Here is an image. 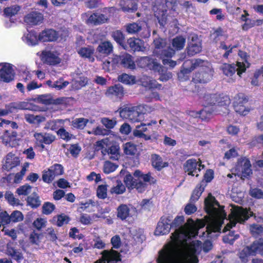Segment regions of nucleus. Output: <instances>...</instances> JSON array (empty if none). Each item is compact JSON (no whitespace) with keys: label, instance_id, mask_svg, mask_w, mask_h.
Segmentation results:
<instances>
[{"label":"nucleus","instance_id":"9","mask_svg":"<svg viewBox=\"0 0 263 263\" xmlns=\"http://www.w3.org/2000/svg\"><path fill=\"white\" fill-rule=\"evenodd\" d=\"M204 99L207 102V105L214 104L223 107L224 109V113L226 114L228 112L227 107L230 104V100L228 96L210 95L205 96Z\"/></svg>","mask_w":263,"mask_h":263},{"label":"nucleus","instance_id":"25","mask_svg":"<svg viewBox=\"0 0 263 263\" xmlns=\"http://www.w3.org/2000/svg\"><path fill=\"white\" fill-rule=\"evenodd\" d=\"M22 39L27 44L31 46L37 44L39 41H40L39 34L37 35L34 31L28 32L24 34Z\"/></svg>","mask_w":263,"mask_h":263},{"label":"nucleus","instance_id":"38","mask_svg":"<svg viewBox=\"0 0 263 263\" xmlns=\"http://www.w3.org/2000/svg\"><path fill=\"white\" fill-rule=\"evenodd\" d=\"M16 136V133L15 132H12L11 133H10L7 131L3 137V142L6 145L12 146L15 143Z\"/></svg>","mask_w":263,"mask_h":263},{"label":"nucleus","instance_id":"6","mask_svg":"<svg viewBox=\"0 0 263 263\" xmlns=\"http://www.w3.org/2000/svg\"><path fill=\"white\" fill-rule=\"evenodd\" d=\"M120 117L132 122H138L143 118V114L138 110L137 106H124L119 109Z\"/></svg>","mask_w":263,"mask_h":263},{"label":"nucleus","instance_id":"45","mask_svg":"<svg viewBox=\"0 0 263 263\" xmlns=\"http://www.w3.org/2000/svg\"><path fill=\"white\" fill-rule=\"evenodd\" d=\"M236 47V46H231L227 42H221L219 46V49L224 51L223 53V57L227 58L230 54L232 53L233 49Z\"/></svg>","mask_w":263,"mask_h":263},{"label":"nucleus","instance_id":"64","mask_svg":"<svg viewBox=\"0 0 263 263\" xmlns=\"http://www.w3.org/2000/svg\"><path fill=\"white\" fill-rule=\"evenodd\" d=\"M261 77L263 81V67L258 71H256L254 74V78L251 81V84L253 85L257 86L258 85V79Z\"/></svg>","mask_w":263,"mask_h":263},{"label":"nucleus","instance_id":"8","mask_svg":"<svg viewBox=\"0 0 263 263\" xmlns=\"http://www.w3.org/2000/svg\"><path fill=\"white\" fill-rule=\"evenodd\" d=\"M135 177L137 179L133 185V189H136L140 193L144 191L147 188L148 183H153V178L149 174H143L139 170H136L134 173Z\"/></svg>","mask_w":263,"mask_h":263},{"label":"nucleus","instance_id":"43","mask_svg":"<svg viewBox=\"0 0 263 263\" xmlns=\"http://www.w3.org/2000/svg\"><path fill=\"white\" fill-rule=\"evenodd\" d=\"M254 255L251 247H247L243 248L239 253V258L242 262H246L250 256Z\"/></svg>","mask_w":263,"mask_h":263},{"label":"nucleus","instance_id":"22","mask_svg":"<svg viewBox=\"0 0 263 263\" xmlns=\"http://www.w3.org/2000/svg\"><path fill=\"white\" fill-rule=\"evenodd\" d=\"M43 18V15L42 13L34 11L28 14L25 17L24 21L29 25H36L42 23Z\"/></svg>","mask_w":263,"mask_h":263},{"label":"nucleus","instance_id":"37","mask_svg":"<svg viewBox=\"0 0 263 263\" xmlns=\"http://www.w3.org/2000/svg\"><path fill=\"white\" fill-rule=\"evenodd\" d=\"M124 153L126 155H135L137 152V146L132 142H127L123 145Z\"/></svg>","mask_w":263,"mask_h":263},{"label":"nucleus","instance_id":"44","mask_svg":"<svg viewBox=\"0 0 263 263\" xmlns=\"http://www.w3.org/2000/svg\"><path fill=\"white\" fill-rule=\"evenodd\" d=\"M88 83V79L86 77L81 76L78 79L73 81L72 87L74 89H79L85 86Z\"/></svg>","mask_w":263,"mask_h":263},{"label":"nucleus","instance_id":"23","mask_svg":"<svg viewBox=\"0 0 263 263\" xmlns=\"http://www.w3.org/2000/svg\"><path fill=\"white\" fill-rule=\"evenodd\" d=\"M105 95L108 97L121 98L123 95V88L120 84L115 85L109 87L105 92Z\"/></svg>","mask_w":263,"mask_h":263},{"label":"nucleus","instance_id":"30","mask_svg":"<svg viewBox=\"0 0 263 263\" xmlns=\"http://www.w3.org/2000/svg\"><path fill=\"white\" fill-rule=\"evenodd\" d=\"M25 119L26 121L31 124L36 125L40 124L41 123L45 121V117L42 115H34L32 114H25Z\"/></svg>","mask_w":263,"mask_h":263},{"label":"nucleus","instance_id":"55","mask_svg":"<svg viewBox=\"0 0 263 263\" xmlns=\"http://www.w3.org/2000/svg\"><path fill=\"white\" fill-rule=\"evenodd\" d=\"M111 36L113 37L115 41H116V42L120 45L123 44L124 39V36L121 31L116 30L112 32Z\"/></svg>","mask_w":263,"mask_h":263},{"label":"nucleus","instance_id":"41","mask_svg":"<svg viewBox=\"0 0 263 263\" xmlns=\"http://www.w3.org/2000/svg\"><path fill=\"white\" fill-rule=\"evenodd\" d=\"M251 247L254 255L258 253L263 255V239L254 241Z\"/></svg>","mask_w":263,"mask_h":263},{"label":"nucleus","instance_id":"50","mask_svg":"<svg viewBox=\"0 0 263 263\" xmlns=\"http://www.w3.org/2000/svg\"><path fill=\"white\" fill-rule=\"evenodd\" d=\"M61 122L62 121L60 120L49 121L46 123L45 128L52 130H57L60 127Z\"/></svg>","mask_w":263,"mask_h":263},{"label":"nucleus","instance_id":"34","mask_svg":"<svg viewBox=\"0 0 263 263\" xmlns=\"http://www.w3.org/2000/svg\"><path fill=\"white\" fill-rule=\"evenodd\" d=\"M118 80L119 82L126 85H133L136 83L135 76L126 73H123L119 76Z\"/></svg>","mask_w":263,"mask_h":263},{"label":"nucleus","instance_id":"31","mask_svg":"<svg viewBox=\"0 0 263 263\" xmlns=\"http://www.w3.org/2000/svg\"><path fill=\"white\" fill-rule=\"evenodd\" d=\"M221 69L224 75L228 77H232L237 71V67L236 65L224 64L221 66Z\"/></svg>","mask_w":263,"mask_h":263},{"label":"nucleus","instance_id":"42","mask_svg":"<svg viewBox=\"0 0 263 263\" xmlns=\"http://www.w3.org/2000/svg\"><path fill=\"white\" fill-rule=\"evenodd\" d=\"M119 149V146L117 145L110 146L107 151L109 158L114 160H118L120 157Z\"/></svg>","mask_w":263,"mask_h":263},{"label":"nucleus","instance_id":"14","mask_svg":"<svg viewBox=\"0 0 263 263\" xmlns=\"http://www.w3.org/2000/svg\"><path fill=\"white\" fill-rule=\"evenodd\" d=\"M102 258L95 263H117L121 260L120 255L117 251L104 250L101 253Z\"/></svg>","mask_w":263,"mask_h":263},{"label":"nucleus","instance_id":"26","mask_svg":"<svg viewBox=\"0 0 263 263\" xmlns=\"http://www.w3.org/2000/svg\"><path fill=\"white\" fill-rule=\"evenodd\" d=\"M128 44L134 51H143L145 49L144 43L139 39L130 38L128 40Z\"/></svg>","mask_w":263,"mask_h":263},{"label":"nucleus","instance_id":"24","mask_svg":"<svg viewBox=\"0 0 263 263\" xmlns=\"http://www.w3.org/2000/svg\"><path fill=\"white\" fill-rule=\"evenodd\" d=\"M198 162L195 159H189L184 164V170L187 172L189 175L198 176L197 174Z\"/></svg>","mask_w":263,"mask_h":263},{"label":"nucleus","instance_id":"12","mask_svg":"<svg viewBox=\"0 0 263 263\" xmlns=\"http://www.w3.org/2000/svg\"><path fill=\"white\" fill-rule=\"evenodd\" d=\"M14 72L9 63H0V81L9 83L14 79Z\"/></svg>","mask_w":263,"mask_h":263},{"label":"nucleus","instance_id":"27","mask_svg":"<svg viewBox=\"0 0 263 263\" xmlns=\"http://www.w3.org/2000/svg\"><path fill=\"white\" fill-rule=\"evenodd\" d=\"M121 65L124 67L131 70H133L136 68V64L133 57L127 53L121 55Z\"/></svg>","mask_w":263,"mask_h":263},{"label":"nucleus","instance_id":"56","mask_svg":"<svg viewBox=\"0 0 263 263\" xmlns=\"http://www.w3.org/2000/svg\"><path fill=\"white\" fill-rule=\"evenodd\" d=\"M53 219L57 221V225L59 227H61L69 221L68 217L64 214L59 215L57 217H54Z\"/></svg>","mask_w":263,"mask_h":263},{"label":"nucleus","instance_id":"2","mask_svg":"<svg viewBox=\"0 0 263 263\" xmlns=\"http://www.w3.org/2000/svg\"><path fill=\"white\" fill-rule=\"evenodd\" d=\"M183 68L178 73L180 80H185L187 77L184 78V75L187 74L196 69L199 71L194 75L193 80L196 83H207L212 79L213 72L211 64L207 61L201 59H193L186 61L183 65Z\"/></svg>","mask_w":263,"mask_h":263},{"label":"nucleus","instance_id":"62","mask_svg":"<svg viewBox=\"0 0 263 263\" xmlns=\"http://www.w3.org/2000/svg\"><path fill=\"white\" fill-rule=\"evenodd\" d=\"M37 99L40 102L45 105L50 104L53 102V100L50 95H41Z\"/></svg>","mask_w":263,"mask_h":263},{"label":"nucleus","instance_id":"10","mask_svg":"<svg viewBox=\"0 0 263 263\" xmlns=\"http://www.w3.org/2000/svg\"><path fill=\"white\" fill-rule=\"evenodd\" d=\"M237 175L242 179L247 177L252 173L251 163L248 159L242 158L239 159L235 168Z\"/></svg>","mask_w":263,"mask_h":263},{"label":"nucleus","instance_id":"58","mask_svg":"<svg viewBox=\"0 0 263 263\" xmlns=\"http://www.w3.org/2000/svg\"><path fill=\"white\" fill-rule=\"evenodd\" d=\"M238 237L239 235L235 234L233 232H230L228 235L223 237V240L226 243L233 244L234 241L238 239Z\"/></svg>","mask_w":263,"mask_h":263},{"label":"nucleus","instance_id":"40","mask_svg":"<svg viewBox=\"0 0 263 263\" xmlns=\"http://www.w3.org/2000/svg\"><path fill=\"white\" fill-rule=\"evenodd\" d=\"M126 31L130 34H135L142 30V27L137 23H132L125 26Z\"/></svg>","mask_w":263,"mask_h":263},{"label":"nucleus","instance_id":"47","mask_svg":"<svg viewBox=\"0 0 263 263\" xmlns=\"http://www.w3.org/2000/svg\"><path fill=\"white\" fill-rule=\"evenodd\" d=\"M96 203L92 201L91 200H89L88 201L83 203H81V206L79 209L82 211H86L88 212H91L95 211V207L96 205Z\"/></svg>","mask_w":263,"mask_h":263},{"label":"nucleus","instance_id":"61","mask_svg":"<svg viewBox=\"0 0 263 263\" xmlns=\"http://www.w3.org/2000/svg\"><path fill=\"white\" fill-rule=\"evenodd\" d=\"M55 209V205L50 202H47L44 203L42 209L43 213L46 215L51 214Z\"/></svg>","mask_w":263,"mask_h":263},{"label":"nucleus","instance_id":"7","mask_svg":"<svg viewBox=\"0 0 263 263\" xmlns=\"http://www.w3.org/2000/svg\"><path fill=\"white\" fill-rule=\"evenodd\" d=\"M68 35V31L66 29L57 31L49 29L43 31L39 34L40 41L42 42H54L62 40Z\"/></svg>","mask_w":263,"mask_h":263},{"label":"nucleus","instance_id":"29","mask_svg":"<svg viewBox=\"0 0 263 263\" xmlns=\"http://www.w3.org/2000/svg\"><path fill=\"white\" fill-rule=\"evenodd\" d=\"M152 165L159 171L168 165L167 162L163 161L162 158L157 154L152 155Z\"/></svg>","mask_w":263,"mask_h":263},{"label":"nucleus","instance_id":"53","mask_svg":"<svg viewBox=\"0 0 263 263\" xmlns=\"http://www.w3.org/2000/svg\"><path fill=\"white\" fill-rule=\"evenodd\" d=\"M121 9L124 12H134L137 9V5L135 3L130 2L126 5H123L122 3L120 4Z\"/></svg>","mask_w":263,"mask_h":263},{"label":"nucleus","instance_id":"28","mask_svg":"<svg viewBox=\"0 0 263 263\" xmlns=\"http://www.w3.org/2000/svg\"><path fill=\"white\" fill-rule=\"evenodd\" d=\"M7 254L10 256L13 259L18 262H21L23 259V256L22 252L17 249H16L10 245L7 246Z\"/></svg>","mask_w":263,"mask_h":263},{"label":"nucleus","instance_id":"15","mask_svg":"<svg viewBox=\"0 0 263 263\" xmlns=\"http://www.w3.org/2000/svg\"><path fill=\"white\" fill-rule=\"evenodd\" d=\"M171 219L169 217L163 216L161 218L155 231L156 235L168 234L171 230Z\"/></svg>","mask_w":263,"mask_h":263},{"label":"nucleus","instance_id":"63","mask_svg":"<svg viewBox=\"0 0 263 263\" xmlns=\"http://www.w3.org/2000/svg\"><path fill=\"white\" fill-rule=\"evenodd\" d=\"M55 178V176L50 172L49 169L44 171L42 175L43 180L46 183L51 182Z\"/></svg>","mask_w":263,"mask_h":263},{"label":"nucleus","instance_id":"5","mask_svg":"<svg viewBox=\"0 0 263 263\" xmlns=\"http://www.w3.org/2000/svg\"><path fill=\"white\" fill-rule=\"evenodd\" d=\"M155 47L154 52L162 59L164 65H169L173 68L176 65V62L169 58L174 54V51L170 47L166 46V41L162 39H156L154 41Z\"/></svg>","mask_w":263,"mask_h":263},{"label":"nucleus","instance_id":"1","mask_svg":"<svg viewBox=\"0 0 263 263\" xmlns=\"http://www.w3.org/2000/svg\"><path fill=\"white\" fill-rule=\"evenodd\" d=\"M205 209L208 216L204 219H198L196 222L189 218L185 222L183 216H176L171 223L175 232L171 236V242L165 245L159 252L158 263H198L196 253L201 249L199 240L189 241L195 236L198 229L206 225V231L203 237L212 238V233L219 232L223 220L227 214L215 198L209 195L204 201Z\"/></svg>","mask_w":263,"mask_h":263},{"label":"nucleus","instance_id":"4","mask_svg":"<svg viewBox=\"0 0 263 263\" xmlns=\"http://www.w3.org/2000/svg\"><path fill=\"white\" fill-rule=\"evenodd\" d=\"M231 214L229 215V221L223 229V232L229 230L234 227L236 223H242L247 220L250 216H253L252 212L248 211L247 209L236 205H233L231 209Z\"/></svg>","mask_w":263,"mask_h":263},{"label":"nucleus","instance_id":"32","mask_svg":"<svg viewBox=\"0 0 263 263\" xmlns=\"http://www.w3.org/2000/svg\"><path fill=\"white\" fill-rule=\"evenodd\" d=\"M113 49L112 44L109 41L102 42L98 47L97 51L100 53L109 54Z\"/></svg>","mask_w":263,"mask_h":263},{"label":"nucleus","instance_id":"52","mask_svg":"<svg viewBox=\"0 0 263 263\" xmlns=\"http://www.w3.org/2000/svg\"><path fill=\"white\" fill-rule=\"evenodd\" d=\"M125 191V187L124 185L121 181H118L116 185L111 189V192L116 194H121L123 193Z\"/></svg>","mask_w":263,"mask_h":263},{"label":"nucleus","instance_id":"36","mask_svg":"<svg viewBox=\"0 0 263 263\" xmlns=\"http://www.w3.org/2000/svg\"><path fill=\"white\" fill-rule=\"evenodd\" d=\"M141 83L143 86L149 89L157 88L158 85L156 80L147 76H143L141 79Z\"/></svg>","mask_w":263,"mask_h":263},{"label":"nucleus","instance_id":"33","mask_svg":"<svg viewBox=\"0 0 263 263\" xmlns=\"http://www.w3.org/2000/svg\"><path fill=\"white\" fill-rule=\"evenodd\" d=\"M185 39L182 36H178L173 39L172 42V46L174 49H172L175 51L176 50H180L183 49L185 43Z\"/></svg>","mask_w":263,"mask_h":263},{"label":"nucleus","instance_id":"20","mask_svg":"<svg viewBox=\"0 0 263 263\" xmlns=\"http://www.w3.org/2000/svg\"><path fill=\"white\" fill-rule=\"evenodd\" d=\"M202 49L200 40L197 35H193L187 48L188 54L194 55L199 53Z\"/></svg>","mask_w":263,"mask_h":263},{"label":"nucleus","instance_id":"11","mask_svg":"<svg viewBox=\"0 0 263 263\" xmlns=\"http://www.w3.org/2000/svg\"><path fill=\"white\" fill-rule=\"evenodd\" d=\"M248 103V100L243 94H238L235 97L234 102V109L239 114L243 116L247 115L250 109L246 105Z\"/></svg>","mask_w":263,"mask_h":263},{"label":"nucleus","instance_id":"57","mask_svg":"<svg viewBox=\"0 0 263 263\" xmlns=\"http://www.w3.org/2000/svg\"><path fill=\"white\" fill-rule=\"evenodd\" d=\"M118 165L109 161H106L104 164V172L106 174H109L114 172Z\"/></svg>","mask_w":263,"mask_h":263},{"label":"nucleus","instance_id":"59","mask_svg":"<svg viewBox=\"0 0 263 263\" xmlns=\"http://www.w3.org/2000/svg\"><path fill=\"white\" fill-rule=\"evenodd\" d=\"M5 197L8 202L12 205H18L20 200L14 198L12 193L10 192H7L5 195Z\"/></svg>","mask_w":263,"mask_h":263},{"label":"nucleus","instance_id":"39","mask_svg":"<svg viewBox=\"0 0 263 263\" xmlns=\"http://www.w3.org/2000/svg\"><path fill=\"white\" fill-rule=\"evenodd\" d=\"M77 51L82 58L90 59L93 53L94 49L91 47L87 46L78 49Z\"/></svg>","mask_w":263,"mask_h":263},{"label":"nucleus","instance_id":"13","mask_svg":"<svg viewBox=\"0 0 263 263\" xmlns=\"http://www.w3.org/2000/svg\"><path fill=\"white\" fill-rule=\"evenodd\" d=\"M137 65L143 68H147L154 71H159L161 68V65L156 60L149 57H141L137 61Z\"/></svg>","mask_w":263,"mask_h":263},{"label":"nucleus","instance_id":"46","mask_svg":"<svg viewBox=\"0 0 263 263\" xmlns=\"http://www.w3.org/2000/svg\"><path fill=\"white\" fill-rule=\"evenodd\" d=\"M88 121L86 118H76L72 121L71 124L73 127L82 129L85 127Z\"/></svg>","mask_w":263,"mask_h":263},{"label":"nucleus","instance_id":"21","mask_svg":"<svg viewBox=\"0 0 263 263\" xmlns=\"http://www.w3.org/2000/svg\"><path fill=\"white\" fill-rule=\"evenodd\" d=\"M238 55L241 58V61H238L236 63L237 67V75L241 77L242 73L245 72L246 68L249 67L250 64L248 62L247 54L246 52L243 51H239Z\"/></svg>","mask_w":263,"mask_h":263},{"label":"nucleus","instance_id":"35","mask_svg":"<svg viewBox=\"0 0 263 263\" xmlns=\"http://www.w3.org/2000/svg\"><path fill=\"white\" fill-rule=\"evenodd\" d=\"M156 121H154L149 122L147 124H141L140 125H137L136 126V129L134 131V135L135 136L142 137L144 135L143 134L144 132H146L147 130V128L146 127V126H150L152 124H156Z\"/></svg>","mask_w":263,"mask_h":263},{"label":"nucleus","instance_id":"19","mask_svg":"<svg viewBox=\"0 0 263 263\" xmlns=\"http://www.w3.org/2000/svg\"><path fill=\"white\" fill-rule=\"evenodd\" d=\"M211 114L207 107L200 112L191 111L189 112L187 119L191 124H195L198 118H201L202 120L209 119Z\"/></svg>","mask_w":263,"mask_h":263},{"label":"nucleus","instance_id":"54","mask_svg":"<svg viewBox=\"0 0 263 263\" xmlns=\"http://www.w3.org/2000/svg\"><path fill=\"white\" fill-rule=\"evenodd\" d=\"M49 170L55 176L62 175L63 173V167L59 164H55L50 166Z\"/></svg>","mask_w":263,"mask_h":263},{"label":"nucleus","instance_id":"16","mask_svg":"<svg viewBox=\"0 0 263 263\" xmlns=\"http://www.w3.org/2000/svg\"><path fill=\"white\" fill-rule=\"evenodd\" d=\"M42 60L51 65L59 64L61 60L59 57L58 53L55 51L45 50L42 51L41 55Z\"/></svg>","mask_w":263,"mask_h":263},{"label":"nucleus","instance_id":"48","mask_svg":"<svg viewBox=\"0 0 263 263\" xmlns=\"http://www.w3.org/2000/svg\"><path fill=\"white\" fill-rule=\"evenodd\" d=\"M32 187L28 184L21 186L16 190V193L18 195L27 196L31 193Z\"/></svg>","mask_w":263,"mask_h":263},{"label":"nucleus","instance_id":"3","mask_svg":"<svg viewBox=\"0 0 263 263\" xmlns=\"http://www.w3.org/2000/svg\"><path fill=\"white\" fill-rule=\"evenodd\" d=\"M176 2V0H161L160 3L157 2L154 6V14L160 26H164L167 23L171 24L169 22L171 20L174 25L176 24L177 20L166 14L168 11L170 13L174 11Z\"/></svg>","mask_w":263,"mask_h":263},{"label":"nucleus","instance_id":"60","mask_svg":"<svg viewBox=\"0 0 263 263\" xmlns=\"http://www.w3.org/2000/svg\"><path fill=\"white\" fill-rule=\"evenodd\" d=\"M23 219L22 213L18 211H13L10 215L11 222H17L22 221Z\"/></svg>","mask_w":263,"mask_h":263},{"label":"nucleus","instance_id":"17","mask_svg":"<svg viewBox=\"0 0 263 263\" xmlns=\"http://www.w3.org/2000/svg\"><path fill=\"white\" fill-rule=\"evenodd\" d=\"M21 162L20 158L15 154L8 153L3 160V168L10 171L19 165Z\"/></svg>","mask_w":263,"mask_h":263},{"label":"nucleus","instance_id":"18","mask_svg":"<svg viewBox=\"0 0 263 263\" xmlns=\"http://www.w3.org/2000/svg\"><path fill=\"white\" fill-rule=\"evenodd\" d=\"M117 217L122 220L132 217L136 212V208L131 205L122 204L117 208Z\"/></svg>","mask_w":263,"mask_h":263},{"label":"nucleus","instance_id":"49","mask_svg":"<svg viewBox=\"0 0 263 263\" xmlns=\"http://www.w3.org/2000/svg\"><path fill=\"white\" fill-rule=\"evenodd\" d=\"M27 203L32 208H36L40 205L39 197L34 194L28 197Z\"/></svg>","mask_w":263,"mask_h":263},{"label":"nucleus","instance_id":"51","mask_svg":"<svg viewBox=\"0 0 263 263\" xmlns=\"http://www.w3.org/2000/svg\"><path fill=\"white\" fill-rule=\"evenodd\" d=\"M20 10V7L18 6H12L7 7L4 9V14L8 17L12 16L16 14Z\"/></svg>","mask_w":263,"mask_h":263}]
</instances>
